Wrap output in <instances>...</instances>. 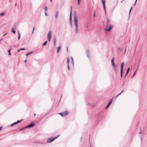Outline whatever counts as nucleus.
<instances>
[{
    "mask_svg": "<svg viewBox=\"0 0 147 147\" xmlns=\"http://www.w3.org/2000/svg\"><path fill=\"white\" fill-rule=\"evenodd\" d=\"M74 23L75 25H78V17L77 13L75 12L74 14Z\"/></svg>",
    "mask_w": 147,
    "mask_h": 147,
    "instance_id": "f257e3e1",
    "label": "nucleus"
},
{
    "mask_svg": "<svg viewBox=\"0 0 147 147\" xmlns=\"http://www.w3.org/2000/svg\"><path fill=\"white\" fill-rule=\"evenodd\" d=\"M35 124V123H30L28 125H27L26 127H24L23 128H22V129H20V131H21V130H22L23 129H24L26 128H30V127H32L34 126Z\"/></svg>",
    "mask_w": 147,
    "mask_h": 147,
    "instance_id": "f03ea898",
    "label": "nucleus"
},
{
    "mask_svg": "<svg viewBox=\"0 0 147 147\" xmlns=\"http://www.w3.org/2000/svg\"><path fill=\"white\" fill-rule=\"evenodd\" d=\"M124 62H122L121 64V78H122V75H123V68L124 65Z\"/></svg>",
    "mask_w": 147,
    "mask_h": 147,
    "instance_id": "7ed1b4c3",
    "label": "nucleus"
},
{
    "mask_svg": "<svg viewBox=\"0 0 147 147\" xmlns=\"http://www.w3.org/2000/svg\"><path fill=\"white\" fill-rule=\"evenodd\" d=\"M59 135H58L56 137H55L54 138H49L47 141V142L48 143H49L52 142L55 139L57 138L58 136H59Z\"/></svg>",
    "mask_w": 147,
    "mask_h": 147,
    "instance_id": "20e7f679",
    "label": "nucleus"
},
{
    "mask_svg": "<svg viewBox=\"0 0 147 147\" xmlns=\"http://www.w3.org/2000/svg\"><path fill=\"white\" fill-rule=\"evenodd\" d=\"M68 114V112L67 111H66L60 113H59V115H60L62 117H64L67 115Z\"/></svg>",
    "mask_w": 147,
    "mask_h": 147,
    "instance_id": "39448f33",
    "label": "nucleus"
},
{
    "mask_svg": "<svg viewBox=\"0 0 147 147\" xmlns=\"http://www.w3.org/2000/svg\"><path fill=\"white\" fill-rule=\"evenodd\" d=\"M102 3L103 5V7L104 10V11L105 13V14L106 13V6H105V0H102Z\"/></svg>",
    "mask_w": 147,
    "mask_h": 147,
    "instance_id": "423d86ee",
    "label": "nucleus"
},
{
    "mask_svg": "<svg viewBox=\"0 0 147 147\" xmlns=\"http://www.w3.org/2000/svg\"><path fill=\"white\" fill-rule=\"evenodd\" d=\"M71 12L70 13V17H69V21H70V24L71 25V27L72 26V21H71V13H72V7L71 6Z\"/></svg>",
    "mask_w": 147,
    "mask_h": 147,
    "instance_id": "0eeeda50",
    "label": "nucleus"
},
{
    "mask_svg": "<svg viewBox=\"0 0 147 147\" xmlns=\"http://www.w3.org/2000/svg\"><path fill=\"white\" fill-rule=\"evenodd\" d=\"M113 98L108 103V104L107 105V106L106 107V108H105V109H107L110 106V105H111V104L112 102V99H113Z\"/></svg>",
    "mask_w": 147,
    "mask_h": 147,
    "instance_id": "6e6552de",
    "label": "nucleus"
},
{
    "mask_svg": "<svg viewBox=\"0 0 147 147\" xmlns=\"http://www.w3.org/2000/svg\"><path fill=\"white\" fill-rule=\"evenodd\" d=\"M113 26L112 25H110L108 28L105 29V30L106 31L109 32L111 30Z\"/></svg>",
    "mask_w": 147,
    "mask_h": 147,
    "instance_id": "1a4fd4ad",
    "label": "nucleus"
},
{
    "mask_svg": "<svg viewBox=\"0 0 147 147\" xmlns=\"http://www.w3.org/2000/svg\"><path fill=\"white\" fill-rule=\"evenodd\" d=\"M86 55L87 57L90 58V52L89 50H87L86 51Z\"/></svg>",
    "mask_w": 147,
    "mask_h": 147,
    "instance_id": "9d476101",
    "label": "nucleus"
},
{
    "mask_svg": "<svg viewBox=\"0 0 147 147\" xmlns=\"http://www.w3.org/2000/svg\"><path fill=\"white\" fill-rule=\"evenodd\" d=\"M114 57H113L112 58V59H111V63H112L113 67V66H115L116 65L114 63Z\"/></svg>",
    "mask_w": 147,
    "mask_h": 147,
    "instance_id": "9b49d317",
    "label": "nucleus"
},
{
    "mask_svg": "<svg viewBox=\"0 0 147 147\" xmlns=\"http://www.w3.org/2000/svg\"><path fill=\"white\" fill-rule=\"evenodd\" d=\"M59 14V12L58 11H57L55 13V19L56 20L58 18V15Z\"/></svg>",
    "mask_w": 147,
    "mask_h": 147,
    "instance_id": "f8f14e48",
    "label": "nucleus"
},
{
    "mask_svg": "<svg viewBox=\"0 0 147 147\" xmlns=\"http://www.w3.org/2000/svg\"><path fill=\"white\" fill-rule=\"evenodd\" d=\"M75 32L76 34L78 32V25H75Z\"/></svg>",
    "mask_w": 147,
    "mask_h": 147,
    "instance_id": "ddd939ff",
    "label": "nucleus"
},
{
    "mask_svg": "<svg viewBox=\"0 0 147 147\" xmlns=\"http://www.w3.org/2000/svg\"><path fill=\"white\" fill-rule=\"evenodd\" d=\"M51 32L49 31L47 34V38H51Z\"/></svg>",
    "mask_w": 147,
    "mask_h": 147,
    "instance_id": "4468645a",
    "label": "nucleus"
},
{
    "mask_svg": "<svg viewBox=\"0 0 147 147\" xmlns=\"http://www.w3.org/2000/svg\"><path fill=\"white\" fill-rule=\"evenodd\" d=\"M129 69H130V67H128L127 69V71H126V74L125 75V76L124 77V78H125L126 76L127 75V74H128L129 72Z\"/></svg>",
    "mask_w": 147,
    "mask_h": 147,
    "instance_id": "2eb2a0df",
    "label": "nucleus"
},
{
    "mask_svg": "<svg viewBox=\"0 0 147 147\" xmlns=\"http://www.w3.org/2000/svg\"><path fill=\"white\" fill-rule=\"evenodd\" d=\"M113 67H114L115 71V72H117V67L116 65L115 66H113Z\"/></svg>",
    "mask_w": 147,
    "mask_h": 147,
    "instance_id": "dca6fc26",
    "label": "nucleus"
},
{
    "mask_svg": "<svg viewBox=\"0 0 147 147\" xmlns=\"http://www.w3.org/2000/svg\"><path fill=\"white\" fill-rule=\"evenodd\" d=\"M11 31L14 34L16 33V31L13 28H12L11 29Z\"/></svg>",
    "mask_w": 147,
    "mask_h": 147,
    "instance_id": "f3484780",
    "label": "nucleus"
},
{
    "mask_svg": "<svg viewBox=\"0 0 147 147\" xmlns=\"http://www.w3.org/2000/svg\"><path fill=\"white\" fill-rule=\"evenodd\" d=\"M71 63H72L73 66H74V59H73L72 57L71 56Z\"/></svg>",
    "mask_w": 147,
    "mask_h": 147,
    "instance_id": "a211bd4d",
    "label": "nucleus"
},
{
    "mask_svg": "<svg viewBox=\"0 0 147 147\" xmlns=\"http://www.w3.org/2000/svg\"><path fill=\"white\" fill-rule=\"evenodd\" d=\"M56 39L55 38L54 39V40H53V42H54V45L55 46V45H56Z\"/></svg>",
    "mask_w": 147,
    "mask_h": 147,
    "instance_id": "6ab92c4d",
    "label": "nucleus"
},
{
    "mask_svg": "<svg viewBox=\"0 0 147 147\" xmlns=\"http://www.w3.org/2000/svg\"><path fill=\"white\" fill-rule=\"evenodd\" d=\"M49 114V113H46L45 114L43 115H42V118H44L46 116H47V115H48Z\"/></svg>",
    "mask_w": 147,
    "mask_h": 147,
    "instance_id": "aec40b11",
    "label": "nucleus"
},
{
    "mask_svg": "<svg viewBox=\"0 0 147 147\" xmlns=\"http://www.w3.org/2000/svg\"><path fill=\"white\" fill-rule=\"evenodd\" d=\"M69 57H67V65H69Z\"/></svg>",
    "mask_w": 147,
    "mask_h": 147,
    "instance_id": "412c9836",
    "label": "nucleus"
},
{
    "mask_svg": "<svg viewBox=\"0 0 147 147\" xmlns=\"http://www.w3.org/2000/svg\"><path fill=\"white\" fill-rule=\"evenodd\" d=\"M5 14V13L4 12H3L1 13L0 14V16H4Z\"/></svg>",
    "mask_w": 147,
    "mask_h": 147,
    "instance_id": "4be33fe9",
    "label": "nucleus"
},
{
    "mask_svg": "<svg viewBox=\"0 0 147 147\" xmlns=\"http://www.w3.org/2000/svg\"><path fill=\"white\" fill-rule=\"evenodd\" d=\"M61 48V47L59 46L57 48V53L60 51V49Z\"/></svg>",
    "mask_w": 147,
    "mask_h": 147,
    "instance_id": "5701e85b",
    "label": "nucleus"
},
{
    "mask_svg": "<svg viewBox=\"0 0 147 147\" xmlns=\"http://www.w3.org/2000/svg\"><path fill=\"white\" fill-rule=\"evenodd\" d=\"M11 50V49H10L8 51V54L9 55H11V53L10 52Z\"/></svg>",
    "mask_w": 147,
    "mask_h": 147,
    "instance_id": "b1692460",
    "label": "nucleus"
},
{
    "mask_svg": "<svg viewBox=\"0 0 147 147\" xmlns=\"http://www.w3.org/2000/svg\"><path fill=\"white\" fill-rule=\"evenodd\" d=\"M17 123H16V122H14V123H13L12 124H11V125H10V126L11 127H12L13 126V125H15Z\"/></svg>",
    "mask_w": 147,
    "mask_h": 147,
    "instance_id": "393cba45",
    "label": "nucleus"
},
{
    "mask_svg": "<svg viewBox=\"0 0 147 147\" xmlns=\"http://www.w3.org/2000/svg\"><path fill=\"white\" fill-rule=\"evenodd\" d=\"M33 53V52H30L26 54V56L27 57L29 55Z\"/></svg>",
    "mask_w": 147,
    "mask_h": 147,
    "instance_id": "a878e982",
    "label": "nucleus"
},
{
    "mask_svg": "<svg viewBox=\"0 0 147 147\" xmlns=\"http://www.w3.org/2000/svg\"><path fill=\"white\" fill-rule=\"evenodd\" d=\"M20 37V35L19 32L18 31V40H19Z\"/></svg>",
    "mask_w": 147,
    "mask_h": 147,
    "instance_id": "bb28decb",
    "label": "nucleus"
},
{
    "mask_svg": "<svg viewBox=\"0 0 147 147\" xmlns=\"http://www.w3.org/2000/svg\"><path fill=\"white\" fill-rule=\"evenodd\" d=\"M47 41H45L43 44V46H45L47 44Z\"/></svg>",
    "mask_w": 147,
    "mask_h": 147,
    "instance_id": "cd10ccee",
    "label": "nucleus"
},
{
    "mask_svg": "<svg viewBox=\"0 0 147 147\" xmlns=\"http://www.w3.org/2000/svg\"><path fill=\"white\" fill-rule=\"evenodd\" d=\"M45 11H47V6L45 7Z\"/></svg>",
    "mask_w": 147,
    "mask_h": 147,
    "instance_id": "c85d7f7f",
    "label": "nucleus"
},
{
    "mask_svg": "<svg viewBox=\"0 0 147 147\" xmlns=\"http://www.w3.org/2000/svg\"><path fill=\"white\" fill-rule=\"evenodd\" d=\"M22 120H18V121H17L16 122L17 124L20 123V122H21V121Z\"/></svg>",
    "mask_w": 147,
    "mask_h": 147,
    "instance_id": "c756f323",
    "label": "nucleus"
},
{
    "mask_svg": "<svg viewBox=\"0 0 147 147\" xmlns=\"http://www.w3.org/2000/svg\"><path fill=\"white\" fill-rule=\"evenodd\" d=\"M80 1H81V0H78V5H79L80 4Z\"/></svg>",
    "mask_w": 147,
    "mask_h": 147,
    "instance_id": "7c9ffc66",
    "label": "nucleus"
},
{
    "mask_svg": "<svg viewBox=\"0 0 147 147\" xmlns=\"http://www.w3.org/2000/svg\"><path fill=\"white\" fill-rule=\"evenodd\" d=\"M67 69L68 70H69L70 69L69 66V65H68V64L67 65Z\"/></svg>",
    "mask_w": 147,
    "mask_h": 147,
    "instance_id": "2f4dec72",
    "label": "nucleus"
},
{
    "mask_svg": "<svg viewBox=\"0 0 147 147\" xmlns=\"http://www.w3.org/2000/svg\"><path fill=\"white\" fill-rule=\"evenodd\" d=\"M132 7H131L130 9V10H129V15L130 14V12H131V9H132Z\"/></svg>",
    "mask_w": 147,
    "mask_h": 147,
    "instance_id": "473e14b6",
    "label": "nucleus"
},
{
    "mask_svg": "<svg viewBox=\"0 0 147 147\" xmlns=\"http://www.w3.org/2000/svg\"><path fill=\"white\" fill-rule=\"evenodd\" d=\"M51 38H48V40L49 41H50L51 40Z\"/></svg>",
    "mask_w": 147,
    "mask_h": 147,
    "instance_id": "72a5a7b5",
    "label": "nucleus"
},
{
    "mask_svg": "<svg viewBox=\"0 0 147 147\" xmlns=\"http://www.w3.org/2000/svg\"><path fill=\"white\" fill-rule=\"evenodd\" d=\"M109 22H109V20H107V24H109Z\"/></svg>",
    "mask_w": 147,
    "mask_h": 147,
    "instance_id": "f704fd0d",
    "label": "nucleus"
},
{
    "mask_svg": "<svg viewBox=\"0 0 147 147\" xmlns=\"http://www.w3.org/2000/svg\"><path fill=\"white\" fill-rule=\"evenodd\" d=\"M119 94H118V95H117L116 96H115V99L118 96H119Z\"/></svg>",
    "mask_w": 147,
    "mask_h": 147,
    "instance_id": "c9c22d12",
    "label": "nucleus"
},
{
    "mask_svg": "<svg viewBox=\"0 0 147 147\" xmlns=\"http://www.w3.org/2000/svg\"><path fill=\"white\" fill-rule=\"evenodd\" d=\"M25 49L24 48H21L20 49V50L21 51V50H25Z\"/></svg>",
    "mask_w": 147,
    "mask_h": 147,
    "instance_id": "e433bc0d",
    "label": "nucleus"
},
{
    "mask_svg": "<svg viewBox=\"0 0 147 147\" xmlns=\"http://www.w3.org/2000/svg\"><path fill=\"white\" fill-rule=\"evenodd\" d=\"M136 71H137V70H136V71L134 73V74L133 75V76H134L135 75V74H136Z\"/></svg>",
    "mask_w": 147,
    "mask_h": 147,
    "instance_id": "4c0bfd02",
    "label": "nucleus"
},
{
    "mask_svg": "<svg viewBox=\"0 0 147 147\" xmlns=\"http://www.w3.org/2000/svg\"><path fill=\"white\" fill-rule=\"evenodd\" d=\"M45 16H48V15L47 13L46 12H45Z\"/></svg>",
    "mask_w": 147,
    "mask_h": 147,
    "instance_id": "58836bf2",
    "label": "nucleus"
},
{
    "mask_svg": "<svg viewBox=\"0 0 147 147\" xmlns=\"http://www.w3.org/2000/svg\"><path fill=\"white\" fill-rule=\"evenodd\" d=\"M2 40H3L2 38L0 39V44H1V41Z\"/></svg>",
    "mask_w": 147,
    "mask_h": 147,
    "instance_id": "ea45409f",
    "label": "nucleus"
},
{
    "mask_svg": "<svg viewBox=\"0 0 147 147\" xmlns=\"http://www.w3.org/2000/svg\"><path fill=\"white\" fill-rule=\"evenodd\" d=\"M34 29H35V27H33V31H32V34L33 33V32L34 30Z\"/></svg>",
    "mask_w": 147,
    "mask_h": 147,
    "instance_id": "a19ab883",
    "label": "nucleus"
},
{
    "mask_svg": "<svg viewBox=\"0 0 147 147\" xmlns=\"http://www.w3.org/2000/svg\"><path fill=\"white\" fill-rule=\"evenodd\" d=\"M137 0H136V1H135V2L134 3V6H135L136 5V1H137Z\"/></svg>",
    "mask_w": 147,
    "mask_h": 147,
    "instance_id": "79ce46f5",
    "label": "nucleus"
},
{
    "mask_svg": "<svg viewBox=\"0 0 147 147\" xmlns=\"http://www.w3.org/2000/svg\"><path fill=\"white\" fill-rule=\"evenodd\" d=\"M95 11H94V17L95 16Z\"/></svg>",
    "mask_w": 147,
    "mask_h": 147,
    "instance_id": "37998d69",
    "label": "nucleus"
},
{
    "mask_svg": "<svg viewBox=\"0 0 147 147\" xmlns=\"http://www.w3.org/2000/svg\"><path fill=\"white\" fill-rule=\"evenodd\" d=\"M123 91V90H122V91L119 94V95H120Z\"/></svg>",
    "mask_w": 147,
    "mask_h": 147,
    "instance_id": "c03bdc74",
    "label": "nucleus"
},
{
    "mask_svg": "<svg viewBox=\"0 0 147 147\" xmlns=\"http://www.w3.org/2000/svg\"><path fill=\"white\" fill-rule=\"evenodd\" d=\"M2 127H0V131L2 129Z\"/></svg>",
    "mask_w": 147,
    "mask_h": 147,
    "instance_id": "a18cd8bd",
    "label": "nucleus"
},
{
    "mask_svg": "<svg viewBox=\"0 0 147 147\" xmlns=\"http://www.w3.org/2000/svg\"><path fill=\"white\" fill-rule=\"evenodd\" d=\"M7 33H6V34H4V35H3V36H5V35H6L7 34Z\"/></svg>",
    "mask_w": 147,
    "mask_h": 147,
    "instance_id": "49530a36",
    "label": "nucleus"
},
{
    "mask_svg": "<svg viewBox=\"0 0 147 147\" xmlns=\"http://www.w3.org/2000/svg\"><path fill=\"white\" fill-rule=\"evenodd\" d=\"M21 50H18V51H17V52H20Z\"/></svg>",
    "mask_w": 147,
    "mask_h": 147,
    "instance_id": "de8ad7c7",
    "label": "nucleus"
},
{
    "mask_svg": "<svg viewBox=\"0 0 147 147\" xmlns=\"http://www.w3.org/2000/svg\"><path fill=\"white\" fill-rule=\"evenodd\" d=\"M126 48L125 49V53L126 52Z\"/></svg>",
    "mask_w": 147,
    "mask_h": 147,
    "instance_id": "09e8293b",
    "label": "nucleus"
},
{
    "mask_svg": "<svg viewBox=\"0 0 147 147\" xmlns=\"http://www.w3.org/2000/svg\"><path fill=\"white\" fill-rule=\"evenodd\" d=\"M140 134H141L142 133V132H141V131L139 132V133Z\"/></svg>",
    "mask_w": 147,
    "mask_h": 147,
    "instance_id": "8fccbe9b",
    "label": "nucleus"
},
{
    "mask_svg": "<svg viewBox=\"0 0 147 147\" xmlns=\"http://www.w3.org/2000/svg\"><path fill=\"white\" fill-rule=\"evenodd\" d=\"M36 115V114H34V117H35V116Z\"/></svg>",
    "mask_w": 147,
    "mask_h": 147,
    "instance_id": "3c124183",
    "label": "nucleus"
},
{
    "mask_svg": "<svg viewBox=\"0 0 147 147\" xmlns=\"http://www.w3.org/2000/svg\"><path fill=\"white\" fill-rule=\"evenodd\" d=\"M88 25H87L86 26V28H88Z\"/></svg>",
    "mask_w": 147,
    "mask_h": 147,
    "instance_id": "603ef678",
    "label": "nucleus"
},
{
    "mask_svg": "<svg viewBox=\"0 0 147 147\" xmlns=\"http://www.w3.org/2000/svg\"><path fill=\"white\" fill-rule=\"evenodd\" d=\"M26 61H27L26 60L24 61V62H25V63L26 62Z\"/></svg>",
    "mask_w": 147,
    "mask_h": 147,
    "instance_id": "864d4df0",
    "label": "nucleus"
},
{
    "mask_svg": "<svg viewBox=\"0 0 147 147\" xmlns=\"http://www.w3.org/2000/svg\"><path fill=\"white\" fill-rule=\"evenodd\" d=\"M142 138H141V141L142 142Z\"/></svg>",
    "mask_w": 147,
    "mask_h": 147,
    "instance_id": "5fc2aeb1",
    "label": "nucleus"
},
{
    "mask_svg": "<svg viewBox=\"0 0 147 147\" xmlns=\"http://www.w3.org/2000/svg\"><path fill=\"white\" fill-rule=\"evenodd\" d=\"M134 77V76H133V75L132 76V77H131V78H132V77Z\"/></svg>",
    "mask_w": 147,
    "mask_h": 147,
    "instance_id": "6e6d98bb",
    "label": "nucleus"
},
{
    "mask_svg": "<svg viewBox=\"0 0 147 147\" xmlns=\"http://www.w3.org/2000/svg\"><path fill=\"white\" fill-rule=\"evenodd\" d=\"M67 51H68V49H67Z\"/></svg>",
    "mask_w": 147,
    "mask_h": 147,
    "instance_id": "4d7b16f0",
    "label": "nucleus"
},
{
    "mask_svg": "<svg viewBox=\"0 0 147 147\" xmlns=\"http://www.w3.org/2000/svg\"><path fill=\"white\" fill-rule=\"evenodd\" d=\"M16 4H16H16H15V5H16Z\"/></svg>",
    "mask_w": 147,
    "mask_h": 147,
    "instance_id": "13d9d810",
    "label": "nucleus"
},
{
    "mask_svg": "<svg viewBox=\"0 0 147 147\" xmlns=\"http://www.w3.org/2000/svg\"><path fill=\"white\" fill-rule=\"evenodd\" d=\"M50 1H52V0H50Z\"/></svg>",
    "mask_w": 147,
    "mask_h": 147,
    "instance_id": "bf43d9fd",
    "label": "nucleus"
},
{
    "mask_svg": "<svg viewBox=\"0 0 147 147\" xmlns=\"http://www.w3.org/2000/svg\"><path fill=\"white\" fill-rule=\"evenodd\" d=\"M124 0H122L123 1Z\"/></svg>",
    "mask_w": 147,
    "mask_h": 147,
    "instance_id": "052dcab7",
    "label": "nucleus"
}]
</instances>
